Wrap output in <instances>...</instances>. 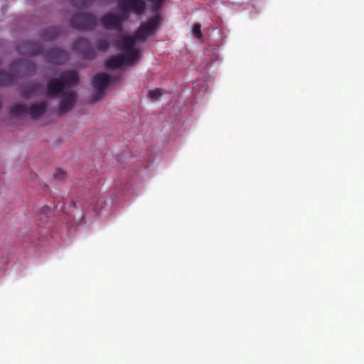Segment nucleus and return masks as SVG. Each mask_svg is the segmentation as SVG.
I'll list each match as a JSON object with an SVG mask.
<instances>
[{
	"label": "nucleus",
	"mask_w": 364,
	"mask_h": 364,
	"mask_svg": "<svg viewBox=\"0 0 364 364\" xmlns=\"http://www.w3.org/2000/svg\"><path fill=\"white\" fill-rule=\"evenodd\" d=\"M159 18L154 16L140 25L132 36H119L116 41L117 47L123 52L122 55H113L107 58L105 65L107 68H120L130 66L140 58L139 50L136 48L138 41L144 42L159 26Z\"/></svg>",
	"instance_id": "nucleus-1"
},
{
	"label": "nucleus",
	"mask_w": 364,
	"mask_h": 364,
	"mask_svg": "<svg viewBox=\"0 0 364 364\" xmlns=\"http://www.w3.org/2000/svg\"><path fill=\"white\" fill-rule=\"evenodd\" d=\"M78 81V77L74 71H67L59 75L58 80L51 78L47 84V92L50 96L60 97L58 105V112L65 113L70 111L76 98L74 91L63 92L64 89L73 87Z\"/></svg>",
	"instance_id": "nucleus-2"
},
{
	"label": "nucleus",
	"mask_w": 364,
	"mask_h": 364,
	"mask_svg": "<svg viewBox=\"0 0 364 364\" xmlns=\"http://www.w3.org/2000/svg\"><path fill=\"white\" fill-rule=\"evenodd\" d=\"M18 53L21 55L35 56L44 54L46 61L53 65H61L68 59V53L60 48H52L46 53L41 45L31 41H24L18 45Z\"/></svg>",
	"instance_id": "nucleus-3"
},
{
	"label": "nucleus",
	"mask_w": 364,
	"mask_h": 364,
	"mask_svg": "<svg viewBox=\"0 0 364 364\" xmlns=\"http://www.w3.org/2000/svg\"><path fill=\"white\" fill-rule=\"evenodd\" d=\"M35 69L36 65L31 60L23 59L15 61L11 65L9 73L0 70V86L10 85L22 75H32Z\"/></svg>",
	"instance_id": "nucleus-4"
},
{
	"label": "nucleus",
	"mask_w": 364,
	"mask_h": 364,
	"mask_svg": "<svg viewBox=\"0 0 364 364\" xmlns=\"http://www.w3.org/2000/svg\"><path fill=\"white\" fill-rule=\"evenodd\" d=\"M129 16L125 14L116 15L108 13L100 18V23L102 28L106 30H115L122 31V23L127 21Z\"/></svg>",
	"instance_id": "nucleus-5"
},
{
	"label": "nucleus",
	"mask_w": 364,
	"mask_h": 364,
	"mask_svg": "<svg viewBox=\"0 0 364 364\" xmlns=\"http://www.w3.org/2000/svg\"><path fill=\"white\" fill-rule=\"evenodd\" d=\"M110 80L109 76L104 73H98L93 77L92 84L95 89V93L92 96L94 102L103 99L105 96V89L109 85Z\"/></svg>",
	"instance_id": "nucleus-6"
},
{
	"label": "nucleus",
	"mask_w": 364,
	"mask_h": 364,
	"mask_svg": "<svg viewBox=\"0 0 364 364\" xmlns=\"http://www.w3.org/2000/svg\"><path fill=\"white\" fill-rule=\"evenodd\" d=\"M70 24L79 31H91L96 27V18L90 14H75L72 17Z\"/></svg>",
	"instance_id": "nucleus-7"
},
{
	"label": "nucleus",
	"mask_w": 364,
	"mask_h": 364,
	"mask_svg": "<svg viewBox=\"0 0 364 364\" xmlns=\"http://www.w3.org/2000/svg\"><path fill=\"white\" fill-rule=\"evenodd\" d=\"M119 9L124 13H132L136 16L142 15L146 4L144 0H117Z\"/></svg>",
	"instance_id": "nucleus-8"
},
{
	"label": "nucleus",
	"mask_w": 364,
	"mask_h": 364,
	"mask_svg": "<svg viewBox=\"0 0 364 364\" xmlns=\"http://www.w3.org/2000/svg\"><path fill=\"white\" fill-rule=\"evenodd\" d=\"M73 49L83 55L86 60H92L96 54L95 48L88 40L83 38H77L73 42Z\"/></svg>",
	"instance_id": "nucleus-9"
},
{
	"label": "nucleus",
	"mask_w": 364,
	"mask_h": 364,
	"mask_svg": "<svg viewBox=\"0 0 364 364\" xmlns=\"http://www.w3.org/2000/svg\"><path fill=\"white\" fill-rule=\"evenodd\" d=\"M47 110V103L44 102H38L31 103L27 107V114L31 119H36L41 117Z\"/></svg>",
	"instance_id": "nucleus-10"
},
{
	"label": "nucleus",
	"mask_w": 364,
	"mask_h": 364,
	"mask_svg": "<svg viewBox=\"0 0 364 364\" xmlns=\"http://www.w3.org/2000/svg\"><path fill=\"white\" fill-rule=\"evenodd\" d=\"M41 88V85L38 82H29L23 87L21 92V97L29 99L33 95L40 93Z\"/></svg>",
	"instance_id": "nucleus-11"
},
{
	"label": "nucleus",
	"mask_w": 364,
	"mask_h": 364,
	"mask_svg": "<svg viewBox=\"0 0 364 364\" xmlns=\"http://www.w3.org/2000/svg\"><path fill=\"white\" fill-rule=\"evenodd\" d=\"M60 33V27H50L45 31L43 38L45 41H53L58 37Z\"/></svg>",
	"instance_id": "nucleus-12"
},
{
	"label": "nucleus",
	"mask_w": 364,
	"mask_h": 364,
	"mask_svg": "<svg viewBox=\"0 0 364 364\" xmlns=\"http://www.w3.org/2000/svg\"><path fill=\"white\" fill-rule=\"evenodd\" d=\"M109 46L110 43L107 36H103L102 37L98 38L95 44V49L97 51L102 53L107 51Z\"/></svg>",
	"instance_id": "nucleus-13"
},
{
	"label": "nucleus",
	"mask_w": 364,
	"mask_h": 364,
	"mask_svg": "<svg viewBox=\"0 0 364 364\" xmlns=\"http://www.w3.org/2000/svg\"><path fill=\"white\" fill-rule=\"evenodd\" d=\"M11 113L16 116L27 113V106L22 104H16L11 108Z\"/></svg>",
	"instance_id": "nucleus-14"
},
{
	"label": "nucleus",
	"mask_w": 364,
	"mask_h": 364,
	"mask_svg": "<svg viewBox=\"0 0 364 364\" xmlns=\"http://www.w3.org/2000/svg\"><path fill=\"white\" fill-rule=\"evenodd\" d=\"M164 94V91L162 89L156 88L154 90H149L148 92V97L152 102L157 101Z\"/></svg>",
	"instance_id": "nucleus-15"
},
{
	"label": "nucleus",
	"mask_w": 364,
	"mask_h": 364,
	"mask_svg": "<svg viewBox=\"0 0 364 364\" xmlns=\"http://www.w3.org/2000/svg\"><path fill=\"white\" fill-rule=\"evenodd\" d=\"M69 3L78 9H85L89 6L90 0H68Z\"/></svg>",
	"instance_id": "nucleus-16"
},
{
	"label": "nucleus",
	"mask_w": 364,
	"mask_h": 364,
	"mask_svg": "<svg viewBox=\"0 0 364 364\" xmlns=\"http://www.w3.org/2000/svg\"><path fill=\"white\" fill-rule=\"evenodd\" d=\"M191 32L196 38L200 39L203 36L201 32V25L198 23H195L193 26Z\"/></svg>",
	"instance_id": "nucleus-17"
},
{
	"label": "nucleus",
	"mask_w": 364,
	"mask_h": 364,
	"mask_svg": "<svg viewBox=\"0 0 364 364\" xmlns=\"http://www.w3.org/2000/svg\"><path fill=\"white\" fill-rule=\"evenodd\" d=\"M66 177V173L63 170L58 168L53 173V178L56 181H61Z\"/></svg>",
	"instance_id": "nucleus-18"
},
{
	"label": "nucleus",
	"mask_w": 364,
	"mask_h": 364,
	"mask_svg": "<svg viewBox=\"0 0 364 364\" xmlns=\"http://www.w3.org/2000/svg\"><path fill=\"white\" fill-rule=\"evenodd\" d=\"M149 1L153 8L156 10L159 9L165 2L166 0H147Z\"/></svg>",
	"instance_id": "nucleus-19"
},
{
	"label": "nucleus",
	"mask_w": 364,
	"mask_h": 364,
	"mask_svg": "<svg viewBox=\"0 0 364 364\" xmlns=\"http://www.w3.org/2000/svg\"><path fill=\"white\" fill-rule=\"evenodd\" d=\"M51 208L47 205L43 206L41 210V213L42 214H48L50 213Z\"/></svg>",
	"instance_id": "nucleus-20"
},
{
	"label": "nucleus",
	"mask_w": 364,
	"mask_h": 364,
	"mask_svg": "<svg viewBox=\"0 0 364 364\" xmlns=\"http://www.w3.org/2000/svg\"><path fill=\"white\" fill-rule=\"evenodd\" d=\"M70 205L73 207V208H75V203L74 202H73Z\"/></svg>",
	"instance_id": "nucleus-21"
}]
</instances>
